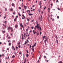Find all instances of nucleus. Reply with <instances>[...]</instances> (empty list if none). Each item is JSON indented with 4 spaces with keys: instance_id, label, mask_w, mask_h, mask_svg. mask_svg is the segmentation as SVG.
<instances>
[{
    "instance_id": "b1692460",
    "label": "nucleus",
    "mask_w": 63,
    "mask_h": 63,
    "mask_svg": "<svg viewBox=\"0 0 63 63\" xmlns=\"http://www.w3.org/2000/svg\"><path fill=\"white\" fill-rule=\"evenodd\" d=\"M44 42H45V43H46V42H47V40H45L44 41Z\"/></svg>"
},
{
    "instance_id": "680f3d73",
    "label": "nucleus",
    "mask_w": 63,
    "mask_h": 63,
    "mask_svg": "<svg viewBox=\"0 0 63 63\" xmlns=\"http://www.w3.org/2000/svg\"><path fill=\"white\" fill-rule=\"evenodd\" d=\"M28 23H26V24H27V25H28Z\"/></svg>"
},
{
    "instance_id": "c756f323",
    "label": "nucleus",
    "mask_w": 63,
    "mask_h": 63,
    "mask_svg": "<svg viewBox=\"0 0 63 63\" xmlns=\"http://www.w3.org/2000/svg\"><path fill=\"white\" fill-rule=\"evenodd\" d=\"M46 37V36H43V39L44 38H45Z\"/></svg>"
},
{
    "instance_id": "bf43d9fd",
    "label": "nucleus",
    "mask_w": 63,
    "mask_h": 63,
    "mask_svg": "<svg viewBox=\"0 0 63 63\" xmlns=\"http://www.w3.org/2000/svg\"><path fill=\"white\" fill-rule=\"evenodd\" d=\"M8 36H9V35H7L6 36L7 37H8Z\"/></svg>"
},
{
    "instance_id": "f8f14e48",
    "label": "nucleus",
    "mask_w": 63,
    "mask_h": 63,
    "mask_svg": "<svg viewBox=\"0 0 63 63\" xmlns=\"http://www.w3.org/2000/svg\"><path fill=\"white\" fill-rule=\"evenodd\" d=\"M17 19V18H15L14 19V20L15 21H16V20Z\"/></svg>"
},
{
    "instance_id": "5fc2aeb1",
    "label": "nucleus",
    "mask_w": 63,
    "mask_h": 63,
    "mask_svg": "<svg viewBox=\"0 0 63 63\" xmlns=\"http://www.w3.org/2000/svg\"><path fill=\"white\" fill-rule=\"evenodd\" d=\"M34 10H35V9H33L32 11H34Z\"/></svg>"
},
{
    "instance_id": "393cba45",
    "label": "nucleus",
    "mask_w": 63,
    "mask_h": 63,
    "mask_svg": "<svg viewBox=\"0 0 63 63\" xmlns=\"http://www.w3.org/2000/svg\"><path fill=\"white\" fill-rule=\"evenodd\" d=\"M59 16H57V18H58V19H59Z\"/></svg>"
},
{
    "instance_id": "473e14b6",
    "label": "nucleus",
    "mask_w": 63,
    "mask_h": 63,
    "mask_svg": "<svg viewBox=\"0 0 63 63\" xmlns=\"http://www.w3.org/2000/svg\"><path fill=\"white\" fill-rule=\"evenodd\" d=\"M26 51L27 52V53H29V52H28V50H27Z\"/></svg>"
},
{
    "instance_id": "8fccbe9b",
    "label": "nucleus",
    "mask_w": 63,
    "mask_h": 63,
    "mask_svg": "<svg viewBox=\"0 0 63 63\" xmlns=\"http://www.w3.org/2000/svg\"><path fill=\"white\" fill-rule=\"evenodd\" d=\"M5 10L6 11H7V9L6 8H5Z\"/></svg>"
},
{
    "instance_id": "774afa93",
    "label": "nucleus",
    "mask_w": 63,
    "mask_h": 63,
    "mask_svg": "<svg viewBox=\"0 0 63 63\" xmlns=\"http://www.w3.org/2000/svg\"><path fill=\"white\" fill-rule=\"evenodd\" d=\"M7 50H9V48H7Z\"/></svg>"
},
{
    "instance_id": "6e6552de",
    "label": "nucleus",
    "mask_w": 63,
    "mask_h": 63,
    "mask_svg": "<svg viewBox=\"0 0 63 63\" xmlns=\"http://www.w3.org/2000/svg\"><path fill=\"white\" fill-rule=\"evenodd\" d=\"M14 3H12V6H13V7H14Z\"/></svg>"
},
{
    "instance_id": "cd10ccee",
    "label": "nucleus",
    "mask_w": 63,
    "mask_h": 63,
    "mask_svg": "<svg viewBox=\"0 0 63 63\" xmlns=\"http://www.w3.org/2000/svg\"><path fill=\"white\" fill-rule=\"evenodd\" d=\"M19 8L20 10H21V7H19Z\"/></svg>"
},
{
    "instance_id": "9d476101",
    "label": "nucleus",
    "mask_w": 63,
    "mask_h": 63,
    "mask_svg": "<svg viewBox=\"0 0 63 63\" xmlns=\"http://www.w3.org/2000/svg\"><path fill=\"white\" fill-rule=\"evenodd\" d=\"M11 45V43H9V46H10Z\"/></svg>"
},
{
    "instance_id": "7c9ffc66",
    "label": "nucleus",
    "mask_w": 63,
    "mask_h": 63,
    "mask_svg": "<svg viewBox=\"0 0 63 63\" xmlns=\"http://www.w3.org/2000/svg\"><path fill=\"white\" fill-rule=\"evenodd\" d=\"M31 28H32V29H33L34 28V27H31Z\"/></svg>"
},
{
    "instance_id": "2eb2a0df",
    "label": "nucleus",
    "mask_w": 63,
    "mask_h": 63,
    "mask_svg": "<svg viewBox=\"0 0 63 63\" xmlns=\"http://www.w3.org/2000/svg\"><path fill=\"white\" fill-rule=\"evenodd\" d=\"M56 42L57 43V44H58V40H56Z\"/></svg>"
},
{
    "instance_id": "3c124183",
    "label": "nucleus",
    "mask_w": 63,
    "mask_h": 63,
    "mask_svg": "<svg viewBox=\"0 0 63 63\" xmlns=\"http://www.w3.org/2000/svg\"><path fill=\"white\" fill-rule=\"evenodd\" d=\"M42 14H43L44 13V11H42V12H41Z\"/></svg>"
},
{
    "instance_id": "9b49d317",
    "label": "nucleus",
    "mask_w": 63,
    "mask_h": 63,
    "mask_svg": "<svg viewBox=\"0 0 63 63\" xmlns=\"http://www.w3.org/2000/svg\"><path fill=\"white\" fill-rule=\"evenodd\" d=\"M22 16H23V17H24V19H25V17L24 16V15H22Z\"/></svg>"
},
{
    "instance_id": "c85d7f7f",
    "label": "nucleus",
    "mask_w": 63,
    "mask_h": 63,
    "mask_svg": "<svg viewBox=\"0 0 63 63\" xmlns=\"http://www.w3.org/2000/svg\"><path fill=\"white\" fill-rule=\"evenodd\" d=\"M12 48H13V49H14V47L12 46Z\"/></svg>"
},
{
    "instance_id": "4d7b16f0",
    "label": "nucleus",
    "mask_w": 63,
    "mask_h": 63,
    "mask_svg": "<svg viewBox=\"0 0 63 63\" xmlns=\"http://www.w3.org/2000/svg\"><path fill=\"white\" fill-rule=\"evenodd\" d=\"M24 39V38L23 37H22V39L23 40Z\"/></svg>"
},
{
    "instance_id": "39448f33",
    "label": "nucleus",
    "mask_w": 63,
    "mask_h": 63,
    "mask_svg": "<svg viewBox=\"0 0 63 63\" xmlns=\"http://www.w3.org/2000/svg\"><path fill=\"white\" fill-rule=\"evenodd\" d=\"M27 12V13H30V10H28Z\"/></svg>"
},
{
    "instance_id": "a878e982",
    "label": "nucleus",
    "mask_w": 63,
    "mask_h": 63,
    "mask_svg": "<svg viewBox=\"0 0 63 63\" xmlns=\"http://www.w3.org/2000/svg\"><path fill=\"white\" fill-rule=\"evenodd\" d=\"M4 26L5 27V28H7V26L6 25H4Z\"/></svg>"
},
{
    "instance_id": "6ab92c4d",
    "label": "nucleus",
    "mask_w": 63,
    "mask_h": 63,
    "mask_svg": "<svg viewBox=\"0 0 63 63\" xmlns=\"http://www.w3.org/2000/svg\"><path fill=\"white\" fill-rule=\"evenodd\" d=\"M11 11H13V9L12 8H11L10 9Z\"/></svg>"
},
{
    "instance_id": "ddd939ff",
    "label": "nucleus",
    "mask_w": 63,
    "mask_h": 63,
    "mask_svg": "<svg viewBox=\"0 0 63 63\" xmlns=\"http://www.w3.org/2000/svg\"><path fill=\"white\" fill-rule=\"evenodd\" d=\"M15 57V56L14 55H13V56H12V58H14Z\"/></svg>"
},
{
    "instance_id": "13d9d810",
    "label": "nucleus",
    "mask_w": 63,
    "mask_h": 63,
    "mask_svg": "<svg viewBox=\"0 0 63 63\" xmlns=\"http://www.w3.org/2000/svg\"><path fill=\"white\" fill-rule=\"evenodd\" d=\"M29 19H27V21H29Z\"/></svg>"
},
{
    "instance_id": "0e129e2a",
    "label": "nucleus",
    "mask_w": 63,
    "mask_h": 63,
    "mask_svg": "<svg viewBox=\"0 0 63 63\" xmlns=\"http://www.w3.org/2000/svg\"><path fill=\"white\" fill-rule=\"evenodd\" d=\"M48 10H50V9L49 8H48Z\"/></svg>"
},
{
    "instance_id": "c03bdc74",
    "label": "nucleus",
    "mask_w": 63,
    "mask_h": 63,
    "mask_svg": "<svg viewBox=\"0 0 63 63\" xmlns=\"http://www.w3.org/2000/svg\"><path fill=\"white\" fill-rule=\"evenodd\" d=\"M31 49H32V50H34V48L33 49V48H32Z\"/></svg>"
},
{
    "instance_id": "2f4dec72",
    "label": "nucleus",
    "mask_w": 63,
    "mask_h": 63,
    "mask_svg": "<svg viewBox=\"0 0 63 63\" xmlns=\"http://www.w3.org/2000/svg\"><path fill=\"white\" fill-rule=\"evenodd\" d=\"M22 19H24V17H22Z\"/></svg>"
},
{
    "instance_id": "4468645a",
    "label": "nucleus",
    "mask_w": 63,
    "mask_h": 63,
    "mask_svg": "<svg viewBox=\"0 0 63 63\" xmlns=\"http://www.w3.org/2000/svg\"><path fill=\"white\" fill-rule=\"evenodd\" d=\"M24 7L25 9H27L26 8H27V6H24Z\"/></svg>"
},
{
    "instance_id": "052dcab7",
    "label": "nucleus",
    "mask_w": 63,
    "mask_h": 63,
    "mask_svg": "<svg viewBox=\"0 0 63 63\" xmlns=\"http://www.w3.org/2000/svg\"><path fill=\"white\" fill-rule=\"evenodd\" d=\"M1 44H2V42H0V45H1Z\"/></svg>"
},
{
    "instance_id": "a211bd4d",
    "label": "nucleus",
    "mask_w": 63,
    "mask_h": 63,
    "mask_svg": "<svg viewBox=\"0 0 63 63\" xmlns=\"http://www.w3.org/2000/svg\"><path fill=\"white\" fill-rule=\"evenodd\" d=\"M57 9L58 10H59V11H60V8H57Z\"/></svg>"
},
{
    "instance_id": "f03ea898",
    "label": "nucleus",
    "mask_w": 63,
    "mask_h": 63,
    "mask_svg": "<svg viewBox=\"0 0 63 63\" xmlns=\"http://www.w3.org/2000/svg\"><path fill=\"white\" fill-rule=\"evenodd\" d=\"M35 27H36L37 28H40V25L38 24H37L36 26H35Z\"/></svg>"
},
{
    "instance_id": "aec40b11",
    "label": "nucleus",
    "mask_w": 63,
    "mask_h": 63,
    "mask_svg": "<svg viewBox=\"0 0 63 63\" xmlns=\"http://www.w3.org/2000/svg\"><path fill=\"white\" fill-rule=\"evenodd\" d=\"M29 55H28V54H27L26 55V56H27V57H28V56Z\"/></svg>"
},
{
    "instance_id": "a18cd8bd",
    "label": "nucleus",
    "mask_w": 63,
    "mask_h": 63,
    "mask_svg": "<svg viewBox=\"0 0 63 63\" xmlns=\"http://www.w3.org/2000/svg\"><path fill=\"white\" fill-rule=\"evenodd\" d=\"M12 17H14V16L13 15H12Z\"/></svg>"
},
{
    "instance_id": "f704fd0d",
    "label": "nucleus",
    "mask_w": 63,
    "mask_h": 63,
    "mask_svg": "<svg viewBox=\"0 0 63 63\" xmlns=\"http://www.w3.org/2000/svg\"><path fill=\"white\" fill-rule=\"evenodd\" d=\"M41 34H42V32H40V35H41Z\"/></svg>"
},
{
    "instance_id": "338daca9",
    "label": "nucleus",
    "mask_w": 63,
    "mask_h": 63,
    "mask_svg": "<svg viewBox=\"0 0 63 63\" xmlns=\"http://www.w3.org/2000/svg\"><path fill=\"white\" fill-rule=\"evenodd\" d=\"M25 61H26V58L25 59Z\"/></svg>"
},
{
    "instance_id": "20e7f679",
    "label": "nucleus",
    "mask_w": 63,
    "mask_h": 63,
    "mask_svg": "<svg viewBox=\"0 0 63 63\" xmlns=\"http://www.w3.org/2000/svg\"><path fill=\"white\" fill-rule=\"evenodd\" d=\"M5 32L6 31H2V33H3V34H4V33H5Z\"/></svg>"
},
{
    "instance_id": "dca6fc26",
    "label": "nucleus",
    "mask_w": 63,
    "mask_h": 63,
    "mask_svg": "<svg viewBox=\"0 0 63 63\" xmlns=\"http://www.w3.org/2000/svg\"><path fill=\"white\" fill-rule=\"evenodd\" d=\"M58 63H62V61H60Z\"/></svg>"
},
{
    "instance_id": "e2e57ef3",
    "label": "nucleus",
    "mask_w": 63,
    "mask_h": 63,
    "mask_svg": "<svg viewBox=\"0 0 63 63\" xmlns=\"http://www.w3.org/2000/svg\"><path fill=\"white\" fill-rule=\"evenodd\" d=\"M33 21H34V19H33L32 20V22H33Z\"/></svg>"
},
{
    "instance_id": "603ef678",
    "label": "nucleus",
    "mask_w": 63,
    "mask_h": 63,
    "mask_svg": "<svg viewBox=\"0 0 63 63\" xmlns=\"http://www.w3.org/2000/svg\"><path fill=\"white\" fill-rule=\"evenodd\" d=\"M58 1V0H56V2H57Z\"/></svg>"
},
{
    "instance_id": "37998d69",
    "label": "nucleus",
    "mask_w": 63,
    "mask_h": 63,
    "mask_svg": "<svg viewBox=\"0 0 63 63\" xmlns=\"http://www.w3.org/2000/svg\"><path fill=\"white\" fill-rule=\"evenodd\" d=\"M19 54H21V53H20V52H19Z\"/></svg>"
},
{
    "instance_id": "6e6d98bb",
    "label": "nucleus",
    "mask_w": 63,
    "mask_h": 63,
    "mask_svg": "<svg viewBox=\"0 0 63 63\" xmlns=\"http://www.w3.org/2000/svg\"><path fill=\"white\" fill-rule=\"evenodd\" d=\"M16 49H17V48H18V47H16Z\"/></svg>"
},
{
    "instance_id": "7ed1b4c3",
    "label": "nucleus",
    "mask_w": 63,
    "mask_h": 63,
    "mask_svg": "<svg viewBox=\"0 0 63 63\" xmlns=\"http://www.w3.org/2000/svg\"><path fill=\"white\" fill-rule=\"evenodd\" d=\"M26 41H27H27H25V42H26V43H27V44L28 43H29V41H28V40L27 39L26 40Z\"/></svg>"
},
{
    "instance_id": "de8ad7c7",
    "label": "nucleus",
    "mask_w": 63,
    "mask_h": 63,
    "mask_svg": "<svg viewBox=\"0 0 63 63\" xmlns=\"http://www.w3.org/2000/svg\"><path fill=\"white\" fill-rule=\"evenodd\" d=\"M26 33H24V35L25 36V35H26Z\"/></svg>"
},
{
    "instance_id": "5701e85b",
    "label": "nucleus",
    "mask_w": 63,
    "mask_h": 63,
    "mask_svg": "<svg viewBox=\"0 0 63 63\" xmlns=\"http://www.w3.org/2000/svg\"><path fill=\"white\" fill-rule=\"evenodd\" d=\"M39 29H40V30H42V29L41 28V27H40Z\"/></svg>"
},
{
    "instance_id": "72a5a7b5",
    "label": "nucleus",
    "mask_w": 63,
    "mask_h": 63,
    "mask_svg": "<svg viewBox=\"0 0 63 63\" xmlns=\"http://www.w3.org/2000/svg\"><path fill=\"white\" fill-rule=\"evenodd\" d=\"M3 52H4L5 51V50H2Z\"/></svg>"
},
{
    "instance_id": "4c0bfd02",
    "label": "nucleus",
    "mask_w": 63,
    "mask_h": 63,
    "mask_svg": "<svg viewBox=\"0 0 63 63\" xmlns=\"http://www.w3.org/2000/svg\"><path fill=\"white\" fill-rule=\"evenodd\" d=\"M21 26L23 28H24V27H23V25H22Z\"/></svg>"
},
{
    "instance_id": "c9c22d12",
    "label": "nucleus",
    "mask_w": 63,
    "mask_h": 63,
    "mask_svg": "<svg viewBox=\"0 0 63 63\" xmlns=\"http://www.w3.org/2000/svg\"><path fill=\"white\" fill-rule=\"evenodd\" d=\"M31 47V45H30V48Z\"/></svg>"
},
{
    "instance_id": "58836bf2",
    "label": "nucleus",
    "mask_w": 63,
    "mask_h": 63,
    "mask_svg": "<svg viewBox=\"0 0 63 63\" xmlns=\"http://www.w3.org/2000/svg\"><path fill=\"white\" fill-rule=\"evenodd\" d=\"M20 42H19V43H18V45H20Z\"/></svg>"
},
{
    "instance_id": "bb28decb",
    "label": "nucleus",
    "mask_w": 63,
    "mask_h": 63,
    "mask_svg": "<svg viewBox=\"0 0 63 63\" xmlns=\"http://www.w3.org/2000/svg\"><path fill=\"white\" fill-rule=\"evenodd\" d=\"M8 39H10V37H9L8 38Z\"/></svg>"
},
{
    "instance_id": "79ce46f5",
    "label": "nucleus",
    "mask_w": 63,
    "mask_h": 63,
    "mask_svg": "<svg viewBox=\"0 0 63 63\" xmlns=\"http://www.w3.org/2000/svg\"><path fill=\"white\" fill-rule=\"evenodd\" d=\"M6 18V16H5L4 17V19H5Z\"/></svg>"
},
{
    "instance_id": "49530a36",
    "label": "nucleus",
    "mask_w": 63,
    "mask_h": 63,
    "mask_svg": "<svg viewBox=\"0 0 63 63\" xmlns=\"http://www.w3.org/2000/svg\"><path fill=\"white\" fill-rule=\"evenodd\" d=\"M10 41H11V40H8V42L9 43V42H10Z\"/></svg>"
},
{
    "instance_id": "423d86ee",
    "label": "nucleus",
    "mask_w": 63,
    "mask_h": 63,
    "mask_svg": "<svg viewBox=\"0 0 63 63\" xmlns=\"http://www.w3.org/2000/svg\"><path fill=\"white\" fill-rule=\"evenodd\" d=\"M28 14L30 16H32V15H33V14H29L28 13Z\"/></svg>"
},
{
    "instance_id": "4be33fe9",
    "label": "nucleus",
    "mask_w": 63,
    "mask_h": 63,
    "mask_svg": "<svg viewBox=\"0 0 63 63\" xmlns=\"http://www.w3.org/2000/svg\"><path fill=\"white\" fill-rule=\"evenodd\" d=\"M34 34H35V33H37V32H35L34 33Z\"/></svg>"
},
{
    "instance_id": "864d4df0",
    "label": "nucleus",
    "mask_w": 63,
    "mask_h": 63,
    "mask_svg": "<svg viewBox=\"0 0 63 63\" xmlns=\"http://www.w3.org/2000/svg\"><path fill=\"white\" fill-rule=\"evenodd\" d=\"M40 8H42V6H41V5H40Z\"/></svg>"
},
{
    "instance_id": "e433bc0d",
    "label": "nucleus",
    "mask_w": 63,
    "mask_h": 63,
    "mask_svg": "<svg viewBox=\"0 0 63 63\" xmlns=\"http://www.w3.org/2000/svg\"><path fill=\"white\" fill-rule=\"evenodd\" d=\"M6 22H7V21H5L4 22V23H6Z\"/></svg>"
},
{
    "instance_id": "412c9836",
    "label": "nucleus",
    "mask_w": 63,
    "mask_h": 63,
    "mask_svg": "<svg viewBox=\"0 0 63 63\" xmlns=\"http://www.w3.org/2000/svg\"><path fill=\"white\" fill-rule=\"evenodd\" d=\"M41 1H40L39 2V6L41 5Z\"/></svg>"
},
{
    "instance_id": "f257e3e1",
    "label": "nucleus",
    "mask_w": 63,
    "mask_h": 63,
    "mask_svg": "<svg viewBox=\"0 0 63 63\" xmlns=\"http://www.w3.org/2000/svg\"><path fill=\"white\" fill-rule=\"evenodd\" d=\"M10 29H11V32H13V28L11 27L10 26L8 27L7 30H10Z\"/></svg>"
},
{
    "instance_id": "69168bd1",
    "label": "nucleus",
    "mask_w": 63,
    "mask_h": 63,
    "mask_svg": "<svg viewBox=\"0 0 63 63\" xmlns=\"http://www.w3.org/2000/svg\"><path fill=\"white\" fill-rule=\"evenodd\" d=\"M19 47H20V45H19V46H18Z\"/></svg>"
},
{
    "instance_id": "a19ab883",
    "label": "nucleus",
    "mask_w": 63,
    "mask_h": 63,
    "mask_svg": "<svg viewBox=\"0 0 63 63\" xmlns=\"http://www.w3.org/2000/svg\"><path fill=\"white\" fill-rule=\"evenodd\" d=\"M46 6L45 7V8L44 9V10H45V9H46Z\"/></svg>"
},
{
    "instance_id": "0eeeda50",
    "label": "nucleus",
    "mask_w": 63,
    "mask_h": 63,
    "mask_svg": "<svg viewBox=\"0 0 63 63\" xmlns=\"http://www.w3.org/2000/svg\"><path fill=\"white\" fill-rule=\"evenodd\" d=\"M18 27V26L17 25H16L15 26V28H17Z\"/></svg>"
},
{
    "instance_id": "1a4fd4ad",
    "label": "nucleus",
    "mask_w": 63,
    "mask_h": 63,
    "mask_svg": "<svg viewBox=\"0 0 63 63\" xmlns=\"http://www.w3.org/2000/svg\"><path fill=\"white\" fill-rule=\"evenodd\" d=\"M39 35V32H37V36H38Z\"/></svg>"
},
{
    "instance_id": "f3484780",
    "label": "nucleus",
    "mask_w": 63,
    "mask_h": 63,
    "mask_svg": "<svg viewBox=\"0 0 63 63\" xmlns=\"http://www.w3.org/2000/svg\"><path fill=\"white\" fill-rule=\"evenodd\" d=\"M22 23H21V24H20V26H21L22 25Z\"/></svg>"
},
{
    "instance_id": "ea45409f",
    "label": "nucleus",
    "mask_w": 63,
    "mask_h": 63,
    "mask_svg": "<svg viewBox=\"0 0 63 63\" xmlns=\"http://www.w3.org/2000/svg\"><path fill=\"white\" fill-rule=\"evenodd\" d=\"M3 38V39L4 40H5V37H4Z\"/></svg>"
},
{
    "instance_id": "09e8293b",
    "label": "nucleus",
    "mask_w": 63,
    "mask_h": 63,
    "mask_svg": "<svg viewBox=\"0 0 63 63\" xmlns=\"http://www.w3.org/2000/svg\"><path fill=\"white\" fill-rule=\"evenodd\" d=\"M34 29L35 30H36V28L35 27L34 28Z\"/></svg>"
}]
</instances>
